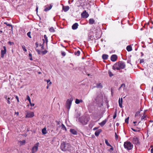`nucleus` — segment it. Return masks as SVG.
Listing matches in <instances>:
<instances>
[{"mask_svg":"<svg viewBox=\"0 0 153 153\" xmlns=\"http://www.w3.org/2000/svg\"><path fill=\"white\" fill-rule=\"evenodd\" d=\"M126 66V65L123 62H119L115 63L113 66V69L114 70H120L124 68Z\"/></svg>","mask_w":153,"mask_h":153,"instance_id":"nucleus-1","label":"nucleus"},{"mask_svg":"<svg viewBox=\"0 0 153 153\" xmlns=\"http://www.w3.org/2000/svg\"><path fill=\"white\" fill-rule=\"evenodd\" d=\"M124 146L125 149L127 150L132 149L133 148V145L130 142L127 141L124 143Z\"/></svg>","mask_w":153,"mask_h":153,"instance_id":"nucleus-2","label":"nucleus"},{"mask_svg":"<svg viewBox=\"0 0 153 153\" xmlns=\"http://www.w3.org/2000/svg\"><path fill=\"white\" fill-rule=\"evenodd\" d=\"M89 120L85 116H82L79 119V121L83 125L86 124Z\"/></svg>","mask_w":153,"mask_h":153,"instance_id":"nucleus-3","label":"nucleus"},{"mask_svg":"<svg viewBox=\"0 0 153 153\" xmlns=\"http://www.w3.org/2000/svg\"><path fill=\"white\" fill-rule=\"evenodd\" d=\"M70 147V145L69 144L63 142L61 144V149L62 151L65 152L68 150Z\"/></svg>","mask_w":153,"mask_h":153,"instance_id":"nucleus-4","label":"nucleus"},{"mask_svg":"<svg viewBox=\"0 0 153 153\" xmlns=\"http://www.w3.org/2000/svg\"><path fill=\"white\" fill-rule=\"evenodd\" d=\"M34 116V113L33 111H26V118H32Z\"/></svg>","mask_w":153,"mask_h":153,"instance_id":"nucleus-5","label":"nucleus"},{"mask_svg":"<svg viewBox=\"0 0 153 153\" xmlns=\"http://www.w3.org/2000/svg\"><path fill=\"white\" fill-rule=\"evenodd\" d=\"M73 101V98H72L68 99L67 100L66 105V108L69 110L70 109Z\"/></svg>","mask_w":153,"mask_h":153,"instance_id":"nucleus-6","label":"nucleus"},{"mask_svg":"<svg viewBox=\"0 0 153 153\" xmlns=\"http://www.w3.org/2000/svg\"><path fill=\"white\" fill-rule=\"evenodd\" d=\"M39 145V142L35 144L34 146H33L32 149V153H35L38 150V147Z\"/></svg>","mask_w":153,"mask_h":153,"instance_id":"nucleus-7","label":"nucleus"},{"mask_svg":"<svg viewBox=\"0 0 153 153\" xmlns=\"http://www.w3.org/2000/svg\"><path fill=\"white\" fill-rule=\"evenodd\" d=\"M133 144L137 145L139 143L138 139L136 137H134L131 140Z\"/></svg>","mask_w":153,"mask_h":153,"instance_id":"nucleus-8","label":"nucleus"},{"mask_svg":"<svg viewBox=\"0 0 153 153\" xmlns=\"http://www.w3.org/2000/svg\"><path fill=\"white\" fill-rule=\"evenodd\" d=\"M81 16L83 18H87L89 16V14L87 13L86 10H84L81 13Z\"/></svg>","mask_w":153,"mask_h":153,"instance_id":"nucleus-9","label":"nucleus"},{"mask_svg":"<svg viewBox=\"0 0 153 153\" xmlns=\"http://www.w3.org/2000/svg\"><path fill=\"white\" fill-rule=\"evenodd\" d=\"M4 50H2L1 51V57L2 58H3L4 56V55L6 53V48L5 46L3 47Z\"/></svg>","mask_w":153,"mask_h":153,"instance_id":"nucleus-10","label":"nucleus"},{"mask_svg":"<svg viewBox=\"0 0 153 153\" xmlns=\"http://www.w3.org/2000/svg\"><path fill=\"white\" fill-rule=\"evenodd\" d=\"M117 59V56L116 55L114 54L111 56V61L113 62L115 61Z\"/></svg>","mask_w":153,"mask_h":153,"instance_id":"nucleus-11","label":"nucleus"},{"mask_svg":"<svg viewBox=\"0 0 153 153\" xmlns=\"http://www.w3.org/2000/svg\"><path fill=\"white\" fill-rule=\"evenodd\" d=\"M78 26V23H76L74 24L72 26V29L74 30H76Z\"/></svg>","mask_w":153,"mask_h":153,"instance_id":"nucleus-12","label":"nucleus"},{"mask_svg":"<svg viewBox=\"0 0 153 153\" xmlns=\"http://www.w3.org/2000/svg\"><path fill=\"white\" fill-rule=\"evenodd\" d=\"M107 120L105 119L103 120L102 122L99 123V124L101 126H103L106 123Z\"/></svg>","mask_w":153,"mask_h":153,"instance_id":"nucleus-13","label":"nucleus"},{"mask_svg":"<svg viewBox=\"0 0 153 153\" xmlns=\"http://www.w3.org/2000/svg\"><path fill=\"white\" fill-rule=\"evenodd\" d=\"M70 131L72 134H77V132L74 129L71 128L70 129Z\"/></svg>","mask_w":153,"mask_h":153,"instance_id":"nucleus-14","label":"nucleus"},{"mask_svg":"<svg viewBox=\"0 0 153 153\" xmlns=\"http://www.w3.org/2000/svg\"><path fill=\"white\" fill-rule=\"evenodd\" d=\"M122 103H123V99L122 98H121V99L119 98V104L120 107L122 108L123 107L122 106Z\"/></svg>","mask_w":153,"mask_h":153,"instance_id":"nucleus-15","label":"nucleus"},{"mask_svg":"<svg viewBox=\"0 0 153 153\" xmlns=\"http://www.w3.org/2000/svg\"><path fill=\"white\" fill-rule=\"evenodd\" d=\"M52 6L51 5H50L48 6V7H46L44 9V11H47L50 10L52 7Z\"/></svg>","mask_w":153,"mask_h":153,"instance_id":"nucleus-16","label":"nucleus"},{"mask_svg":"<svg viewBox=\"0 0 153 153\" xmlns=\"http://www.w3.org/2000/svg\"><path fill=\"white\" fill-rule=\"evenodd\" d=\"M101 129H99L97 131H96L95 133V134L96 136H98L99 135L100 133L101 132Z\"/></svg>","mask_w":153,"mask_h":153,"instance_id":"nucleus-17","label":"nucleus"},{"mask_svg":"<svg viewBox=\"0 0 153 153\" xmlns=\"http://www.w3.org/2000/svg\"><path fill=\"white\" fill-rule=\"evenodd\" d=\"M83 102V101L82 100H79L77 99H76L75 102L76 104H79L80 103Z\"/></svg>","mask_w":153,"mask_h":153,"instance_id":"nucleus-18","label":"nucleus"},{"mask_svg":"<svg viewBox=\"0 0 153 153\" xmlns=\"http://www.w3.org/2000/svg\"><path fill=\"white\" fill-rule=\"evenodd\" d=\"M69 7L68 6H66L63 7V10L65 12H66L69 9Z\"/></svg>","mask_w":153,"mask_h":153,"instance_id":"nucleus-19","label":"nucleus"},{"mask_svg":"<svg viewBox=\"0 0 153 153\" xmlns=\"http://www.w3.org/2000/svg\"><path fill=\"white\" fill-rule=\"evenodd\" d=\"M94 22V20L93 19H91L89 21V24L90 25L93 24Z\"/></svg>","mask_w":153,"mask_h":153,"instance_id":"nucleus-20","label":"nucleus"},{"mask_svg":"<svg viewBox=\"0 0 153 153\" xmlns=\"http://www.w3.org/2000/svg\"><path fill=\"white\" fill-rule=\"evenodd\" d=\"M108 56L107 54H104L102 55V58L104 59H107L108 58Z\"/></svg>","mask_w":153,"mask_h":153,"instance_id":"nucleus-21","label":"nucleus"},{"mask_svg":"<svg viewBox=\"0 0 153 153\" xmlns=\"http://www.w3.org/2000/svg\"><path fill=\"white\" fill-rule=\"evenodd\" d=\"M126 50L128 51H130L132 50L131 47L130 45H128L126 47Z\"/></svg>","mask_w":153,"mask_h":153,"instance_id":"nucleus-22","label":"nucleus"},{"mask_svg":"<svg viewBox=\"0 0 153 153\" xmlns=\"http://www.w3.org/2000/svg\"><path fill=\"white\" fill-rule=\"evenodd\" d=\"M42 132L43 134H46L47 133L46 128L45 127L42 130Z\"/></svg>","mask_w":153,"mask_h":153,"instance_id":"nucleus-23","label":"nucleus"},{"mask_svg":"<svg viewBox=\"0 0 153 153\" xmlns=\"http://www.w3.org/2000/svg\"><path fill=\"white\" fill-rule=\"evenodd\" d=\"M126 85H125L124 84H122L120 88H119V90H120L121 88H123V90H124L125 89Z\"/></svg>","mask_w":153,"mask_h":153,"instance_id":"nucleus-24","label":"nucleus"},{"mask_svg":"<svg viewBox=\"0 0 153 153\" xmlns=\"http://www.w3.org/2000/svg\"><path fill=\"white\" fill-rule=\"evenodd\" d=\"M105 142L107 146L111 147V146L109 143L108 140L107 139L105 140Z\"/></svg>","mask_w":153,"mask_h":153,"instance_id":"nucleus-25","label":"nucleus"},{"mask_svg":"<svg viewBox=\"0 0 153 153\" xmlns=\"http://www.w3.org/2000/svg\"><path fill=\"white\" fill-rule=\"evenodd\" d=\"M49 30L51 32H53L55 31L54 28L52 27L49 28Z\"/></svg>","mask_w":153,"mask_h":153,"instance_id":"nucleus-26","label":"nucleus"},{"mask_svg":"<svg viewBox=\"0 0 153 153\" xmlns=\"http://www.w3.org/2000/svg\"><path fill=\"white\" fill-rule=\"evenodd\" d=\"M44 38L45 40V42H46V44H47L48 41V37L46 35H44Z\"/></svg>","mask_w":153,"mask_h":153,"instance_id":"nucleus-27","label":"nucleus"},{"mask_svg":"<svg viewBox=\"0 0 153 153\" xmlns=\"http://www.w3.org/2000/svg\"><path fill=\"white\" fill-rule=\"evenodd\" d=\"M25 140H23L22 141H21L19 142V144L21 145H22L25 143Z\"/></svg>","mask_w":153,"mask_h":153,"instance_id":"nucleus-28","label":"nucleus"},{"mask_svg":"<svg viewBox=\"0 0 153 153\" xmlns=\"http://www.w3.org/2000/svg\"><path fill=\"white\" fill-rule=\"evenodd\" d=\"M74 54L77 56H79L80 54V52L79 51H78L77 52H75Z\"/></svg>","mask_w":153,"mask_h":153,"instance_id":"nucleus-29","label":"nucleus"},{"mask_svg":"<svg viewBox=\"0 0 153 153\" xmlns=\"http://www.w3.org/2000/svg\"><path fill=\"white\" fill-rule=\"evenodd\" d=\"M97 87L98 88H102V86L101 83L98 84L97 85Z\"/></svg>","mask_w":153,"mask_h":153,"instance_id":"nucleus-30","label":"nucleus"},{"mask_svg":"<svg viewBox=\"0 0 153 153\" xmlns=\"http://www.w3.org/2000/svg\"><path fill=\"white\" fill-rule=\"evenodd\" d=\"M61 126H62V128L63 130H65V131H66V127L63 124H62Z\"/></svg>","mask_w":153,"mask_h":153,"instance_id":"nucleus-31","label":"nucleus"},{"mask_svg":"<svg viewBox=\"0 0 153 153\" xmlns=\"http://www.w3.org/2000/svg\"><path fill=\"white\" fill-rule=\"evenodd\" d=\"M22 49H23V50L25 52L27 51V50L26 49V48L25 46L24 45H22Z\"/></svg>","mask_w":153,"mask_h":153,"instance_id":"nucleus-32","label":"nucleus"},{"mask_svg":"<svg viewBox=\"0 0 153 153\" xmlns=\"http://www.w3.org/2000/svg\"><path fill=\"white\" fill-rule=\"evenodd\" d=\"M108 73L109 75V76L110 77H111L113 75V74H112L111 72L110 71H108Z\"/></svg>","mask_w":153,"mask_h":153,"instance_id":"nucleus-33","label":"nucleus"},{"mask_svg":"<svg viewBox=\"0 0 153 153\" xmlns=\"http://www.w3.org/2000/svg\"><path fill=\"white\" fill-rule=\"evenodd\" d=\"M45 81H46L48 83L49 82V85H51L52 83L50 81V79H48L47 80H45Z\"/></svg>","mask_w":153,"mask_h":153,"instance_id":"nucleus-34","label":"nucleus"},{"mask_svg":"<svg viewBox=\"0 0 153 153\" xmlns=\"http://www.w3.org/2000/svg\"><path fill=\"white\" fill-rule=\"evenodd\" d=\"M29 56L30 57V59L31 60H33L32 55L30 53H29Z\"/></svg>","mask_w":153,"mask_h":153,"instance_id":"nucleus-35","label":"nucleus"},{"mask_svg":"<svg viewBox=\"0 0 153 153\" xmlns=\"http://www.w3.org/2000/svg\"><path fill=\"white\" fill-rule=\"evenodd\" d=\"M30 33H31L30 32H28V33H27V35L30 38H31V37L30 36Z\"/></svg>","mask_w":153,"mask_h":153,"instance_id":"nucleus-36","label":"nucleus"},{"mask_svg":"<svg viewBox=\"0 0 153 153\" xmlns=\"http://www.w3.org/2000/svg\"><path fill=\"white\" fill-rule=\"evenodd\" d=\"M7 100V103L9 104L10 103V98H7V97H6L5 98Z\"/></svg>","mask_w":153,"mask_h":153,"instance_id":"nucleus-37","label":"nucleus"},{"mask_svg":"<svg viewBox=\"0 0 153 153\" xmlns=\"http://www.w3.org/2000/svg\"><path fill=\"white\" fill-rule=\"evenodd\" d=\"M4 24H5L7 26H11V27H12V29L13 28V27L12 26V25H11L10 24H8L6 22H4Z\"/></svg>","mask_w":153,"mask_h":153,"instance_id":"nucleus-38","label":"nucleus"},{"mask_svg":"<svg viewBox=\"0 0 153 153\" xmlns=\"http://www.w3.org/2000/svg\"><path fill=\"white\" fill-rule=\"evenodd\" d=\"M115 139L116 140H117V139H118V136L117 135V133L116 132L115 133Z\"/></svg>","mask_w":153,"mask_h":153,"instance_id":"nucleus-39","label":"nucleus"},{"mask_svg":"<svg viewBox=\"0 0 153 153\" xmlns=\"http://www.w3.org/2000/svg\"><path fill=\"white\" fill-rule=\"evenodd\" d=\"M27 100H28L29 102H30L31 101V100H30V97L28 95H27Z\"/></svg>","mask_w":153,"mask_h":153,"instance_id":"nucleus-40","label":"nucleus"},{"mask_svg":"<svg viewBox=\"0 0 153 153\" xmlns=\"http://www.w3.org/2000/svg\"><path fill=\"white\" fill-rule=\"evenodd\" d=\"M47 52V51H42V53L43 54H45Z\"/></svg>","mask_w":153,"mask_h":153,"instance_id":"nucleus-41","label":"nucleus"},{"mask_svg":"<svg viewBox=\"0 0 153 153\" xmlns=\"http://www.w3.org/2000/svg\"><path fill=\"white\" fill-rule=\"evenodd\" d=\"M8 43L10 45H13L14 44V43L13 42H11L10 41L8 42Z\"/></svg>","mask_w":153,"mask_h":153,"instance_id":"nucleus-42","label":"nucleus"},{"mask_svg":"<svg viewBox=\"0 0 153 153\" xmlns=\"http://www.w3.org/2000/svg\"><path fill=\"white\" fill-rule=\"evenodd\" d=\"M29 102V103H30V106L32 107V106H33L34 105V103H32L31 102V101H30V102Z\"/></svg>","mask_w":153,"mask_h":153,"instance_id":"nucleus-43","label":"nucleus"},{"mask_svg":"<svg viewBox=\"0 0 153 153\" xmlns=\"http://www.w3.org/2000/svg\"><path fill=\"white\" fill-rule=\"evenodd\" d=\"M61 54L63 56H65L66 55V53L65 52H62Z\"/></svg>","mask_w":153,"mask_h":153,"instance_id":"nucleus-44","label":"nucleus"},{"mask_svg":"<svg viewBox=\"0 0 153 153\" xmlns=\"http://www.w3.org/2000/svg\"><path fill=\"white\" fill-rule=\"evenodd\" d=\"M38 7L37 6L36 7V11L37 14V13L38 12ZM37 15H38V14H37Z\"/></svg>","mask_w":153,"mask_h":153,"instance_id":"nucleus-45","label":"nucleus"},{"mask_svg":"<svg viewBox=\"0 0 153 153\" xmlns=\"http://www.w3.org/2000/svg\"><path fill=\"white\" fill-rule=\"evenodd\" d=\"M128 119H129V117H128V118H127V119H126V120H125V122L127 123H128Z\"/></svg>","mask_w":153,"mask_h":153,"instance_id":"nucleus-46","label":"nucleus"},{"mask_svg":"<svg viewBox=\"0 0 153 153\" xmlns=\"http://www.w3.org/2000/svg\"><path fill=\"white\" fill-rule=\"evenodd\" d=\"M16 99L17 100V101L18 102H19V98L17 96H16Z\"/></svg>","mask_w":153,"mask_h":153,"instance_id":"nucleus-47","label":"nucleus"},{"mask_svg":"<svg viewBox=\"0 0 153 153\" xmlns=\"http://www.w3.org/2000/svg\"><path fill=\"white\" fill-rule=\"evenodd\" d=\"M146 116H143L141 117V120H142L143 119H144L146 117Z\"/></svg>","mask_w":153,"mask_h":153,"instance_id":"nucleus-48","label":"nucleus"},{"mask_svg":"<svg viewBox=\"0 0 153 153\" xmlns=\"http://www.w3.org/2000/svg\"><path fill=\"white\" fill-rule=\"evenodd\" d=\"M144 62V60L143 59H141L140 60V63H142L143 62Z\"/></svg>","mask_w":153,"mask_h":153,"instance_id":"nucleus-49","label":"nucleus"},{"mask_svg":"<svg viewBox=\"0 0 153 153\" xmlns=\"http://www.w3.org/2000/svg\"><path fill=\"white\" fill-rule=\"evenodd\" d=\"M110 150L113 151L114 150V148L112 146L111 147V148L110 149Z\"/></svg>","mask_w":153,"mask_h":153,"instance_id":"nucleus-50","label":"nucleus"},{"mask_svg":"<svg viewBox=\"0 0 153 153\" xmlns=\"http://www.w3.org/2000/svg\"><path fill=\"white\" fill-rule=\"evenodd\" d=\"M36 51L39 54H40V51L39 50H36Z\"/></svg>","mask_w":153,"mask_h":153,"instance_id":"nucleus-51","label":"nucleus"},{"mask_svg":"<svg viewBox=\"0 0 153 153\" xmlns=\"http://www.w3.org/2000/svg\"><path fill=\"white\" fill-rule=\"evenodd\" d=\"M40 46H41V48L42 49H44V46L43 45H40Z\"/></svg>","mask_w":153,"mask_h":153,"instance_id":"nucleus-52","label":"nucleus"},{"mask_svg":"<svg viewBox=\"0 0 153 153\" xmlns=\"http://www.w3.org/2000/svg\"><path fill=\"white\" fill-rule=\"evenodd\" d=\"M132 130L134 131H137L136 129H134L133 128H131Z\"/></svg>","mask_w":153,"mask_h":153,"instance_id":"nucleus-53","label":"nucleus"},{"mask_svg":"<svg viewBox=\"0 0 153 153\" xmlns=\"http://www.w3.org/2000/svg\"><path fill=\"white\" fill-rule=\"evenodd\" d=\"M15 114H16L17 116H18L19 115V113L18 112H15Z\"/></svg>","mask_w":153,"mask_h":153,"instance_id":"nucleus-54","label":"nucleus"},{"mask_svg":"<svg viewBox=\"0 0 153 153\" xmlns=\"http://www.w3.org/2000/svg\"><path fill=\"white\" fill-rule=\"evenodd\" d=\"M36 47H38V44L37 42L36 43Z\"/></svg>","mask_w":153,"mask_h":153,"instance_id":"nucleus-55","label":"nucleus"},{"mask_svg":"<svg viewBox=\"0 0 153 153\" xmlns=\"http://www.w3.org/2000/svg\"><path fill=\"white\" fill-rule=\"evenodd\" d=\"M151 153H153V148L151 149Z\"/></svg>","mask_w":153,"mask_h":153,"instance_id":"nucleus-56","label":"nucleus"},{"mask_svg":"<svg viewBox=\"0 0 153 153\" xmlns=\"http://www.w3.org/2000/svg\"><path fill=\"white\" fill-rule=\"evenodd\" d=\"M97 128H97V127H95V128H93V130H95L97 129Z\"/></svg>","mask_w":153,"mask_h":153,"instance_id":"nucleus-57","label":"nucleus"},{"mask_svg":"<svg viewBox=\"0 0 153 153\" xmlns=\"http://www.w3.org/2000/svg\"><path fill=\"white\" fill-rule=\"evenodd\" d=\"M116 117V115H115L113 117V118L115 119Z\"/></svg>","mask_w":153,"mask_h":153,"instance_id":"nucleus-58","label":"nucleus"},{"mask_svg":"<svg viewBox=\"0 0 153 153\" xmlns=\"http://www.w3.org/2000/svg\"><path fill=\"white\" fill-rule=\"evenodd\" d=\"M137 123V122H136V121L133 122V123H134V124H135V123Z\"/></svg>","mask_w":153,"mask_h":153,"instance_id":"nucleus-59","label":"nucleus"},{"mask_svg":"<svg viewBox=\"0 0 153 153\" xmlns=\"http://www.w3.org/2000/svg\"><path fill=\"white\" fill-rule=\"evenodd\" d=\"M43 43H44L45 42V39H43Z\"/></svg>","mask_w":153,"mask_h":153,"instance_id":"nucleus-60","label":"nucleus"},{"mask_svg":"<svg viewBox=\"0 0 153 153\" xmlns=\"http://www.w3.org/2000/svg\"><path fill=\"white\" fill-rule=\"evenodd\" d=\"M150 122H153V120H151L150 121Z\"/></svg>","mask_w":153,"mask_h":153,"instance_id":"nucleus-61","label":"nucleus"},{"mask_svg":"<svg viewBox=\"0 0 153 153\" xmlns=\"http://www.w3.org/2000/svg\"><path fill=\"white\" fill-rule=\"evenodd\" d=\"M41 73L40 72H38V74H41Z\"/></svg>","mask_w":153,"mask_h":153,"instance_id":"nucleus-62","label":"nucleus"},{"mask_svg":"<svg viewBox=\"0 0 153 153\" xmlns=\"http://www.w3.org/2000/svg\"><path fill=\"white\" fill-rule=\"evenodd\" d=\"M137 114H136L135 115V116L136 117V116H137Z\"/></svg>","mask_w":153,"mask_h":153,"instance_id":"nucleus-63","label":"nucleus"},{"mask_svg":"<svg viewBox=\"0 0 153 153\" xmlns=\"http://www.w3.org/2000/svg\"><path fill=\"white\" fill-rule=\"evenodd\" d=\"M152 90L153 91V86L152 87Z\"/></svg>","mask_w":153,"mask_h":153,"instance_id":"nucleus-64","label":"nucleus"}]
</instances>
